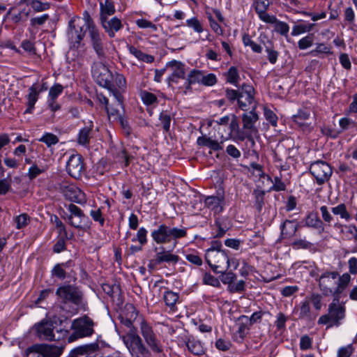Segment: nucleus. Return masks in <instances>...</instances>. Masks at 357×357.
Segmentation results:
<instances>
[{
    "label": "nucleus",
    "instance_id": "7ed1b4c3",
    "mask_svg": "<svg viewBox=\"0 0 357 357\" xmlns=\"http://www.w3.org/2000/svg\"><path fill=\"white\" fill-rule=\"evenodd\" d=\"M205 259L215 273H224L229 268L236 270L239 265L236 259L229 258L227 251L214 247L206 250Z\"/></svg>",
    "mask_w": 357,
    "mask_h": 357
},
{
    "label": "nucleus",
    "instance_id": "c9c22d12",
    "mask_svg": "<svg viewBox=\"0 0 357 357\" xmlns=\"http://www.w3.org/2000/svg\"><path fill=\"white\" fill-rule=\"evenodd\" d=\"M338 277V280H337L336 292L338 293V297L340 298V295L348 287L351 278L350 274L348 273H343L341 276Z\"/></svg>",
    "mask_w": 357,
    "mask_h": 357
},
{
    "label": "nucleus",
    "instance_id": "bf43d9fd",
    "mask_svg": "<svg viewBox=\"0 0 357 357\" xmlns=\"http://www.w3.org/2000/svg\"><path fill=\"white\" fill-rule=\"evenodd\" d=\"M202 84L206 86H212L217 83L218 79L215 74L204 73L203 77L202 79Z\"/></svg>",
    "mask_w": 357,
    "mask_h": 357
},
{
    "label": "nucleus",
    "instance_id": "aec40b11",
    "mask_svg": "<svg viewBox=\"0 0 357 357\" xmlns=\"http://www.w3.org/2000/svg\"><path fill=\"white\" fill-rule=\"evenodd\" d=\"M100 24L109 38H114L115 33L123 28V24L117 17H113L111 19H105L100 22Z\"/></svg>",
    "mask_w": 357,
    "mask_h": 357
},
{
    "label": "nucleus",
    "instance_id": "393cba45",
    "mask_svg": "<svg viewBox=\"0 0 357 357\" xmlns=\"http://www.w3.org/2000/svg\"><path fill=\"white\" fill-rule=\"evenodd\" d=\"M250 110L248 113H244L242 115L243 127L251 132L256 133L257 132V129L255 128V124L259 119V116L255 109Z\"/></svg>",
    "mask_w": 357,
    "mask_h": 357
},
{
    "label": "nucleus",
    "instance_id": "49530a36",
    "mask_svg": "<svg viewBox=\"0 0 357 357\" xmlns=\"http://www.w3.org/2000/svg\"><path fill=\"white\" fill-rule=\"evenodd\" d=\"M186 26L193 29L196 33H201L204 31V28L201 22L197 17H193L185 21Z\"/></svg>",
    "mask_w": 357,
    "mask_h": 357
},
{
    "label": "nucleus",
    "instance_id": "9b49d317",
    "mask_svg": "<svg viewBox=\"0 0 357 357\" xmlns=\"http://www.w3.org/2000/svg\"><path fill=\"white\" fill-rule=\"evenodd\" d=\"M257 102L255 99V89L252 86L243 84L240 87V95L238 97V107L243 111L256 109Z\"/></svg>",
    "mask_w": 357,
    "mask_h": 357
},
{
    "label": "nucleus",
    "instance_id": "f257e3e1",
    "mask_svg": "<svg viewBox=\"0 0 357 357\" xmlns=\"http://www.w3.org/2000/svg\"><path fill=\"white\" fill-rule=\"evenodd\" d=\"M187 230L185 227H171L165 224H160L156 229L151 232V236L153 241L158 245H172V249L165 250L162 246L159 251L155 249V264H160L163 262L168 264H176L179 260V257L172 254V251L176 247L178 241L180 238L187 236Z\"/></svg>",
    "mask_w": 357,
    "mask_h": 357
},
{
    "label": "nucleus",
    "instance_id": "2f4dec72",
    "mask_svg": "<svg viewBox=\"0 0 357 357\" xmlns=\"http://www.w3.org/2000/svg\"><path fill=\"white\" fill-rule=\"evenodd\" d=\"M61 190L64 195V196L66 197V199L73 201L79 202L78 199V193H80V190L75 187V185H62Z\"/></svg>",
    "mask_w": 357,
    "mask_h": 357
},
{
    "label": "nucleus",
    "instance_id": "bb28decb",
    "mask_svg": "<svg viewBox=\"0 0 357 357\" xmlns=\"http://www.w3.org/2000/svg\"><path fill=\"white\" fill-rule=\"evenodd\" d=\"M39 93L40 91H37L35 85L31 86L29 89V93L26 96L27 108L24 111V114H31L33 112L35 104L38 100Z\"/></svg>",
    "mask_w": 357,
    "mask_h": 357
},
{
    "label": "nucleus",
    "instance_id": "4d7b16f0",
    "mask_svg": "<svg viewBox=\"0 0 357 357\" xmlns=\"http://www.w3.org/2000/svg\"><path fill=\"white\" fill-rule=\"evenodd\" d=\"M307 301H309V303H311L314 309L317 310H320L322 307V296L319 294H312L310 297L307 298Z\"/></svg>",
    "mask_w": 357,
    "mask_h": 357
},
{
    "label": "nucleus",
    "instance_id": "f704fd0d",
    "mask_svg": "<svg viewBox=\"0 0 357 357\" xmlns=\"http://www.w3.org/2000/svg\"><path fill=\"white\" fill-rule=\"evenodd\" d=\"M45 357H59L63 351L62 347L41 344Z\"/></svg>",
    "mask_w": 357,
    "mask_h": 357
},
{
    "label": "nucleus",
    "instance_id": "338daca9",
    "mask_svg": "<svg viewBox=\"0 0 357 357\" xmlns=\"http://www.w3.org/2000/svg\"><path fill=\"white\" fill-rule=\"evenodd\" d=\"M52 275L56 277L59 280H64L66 278V270L61 264H56L51 271Z\"/></svg>",
    "mask_w": 357,
    "mask_h": 357
},
{
    "label": "nucleus",
    "instance_id": "09e8293b",
    "mask_svg": "<svg viewBox=\"0 0 357 357\" xmlns=\"http://www.w3.org/2000/svg\"><path fill=\"white\" fill-rule=\"evenodd\" d=\"M335 227L339 229L344 227L347 229V233L349 235L348 238L354 239V241L357 243V227L356 225L353 224L348 225H342L340 223H336L335 225Z\"/></svg>",
    "mask_w": 357,
    "mask_h": 357
},
{
    "label": "nucleus",
    "instance_id": "0e129e2a",
    "mask_svg": "<svg viewBox=\"0 0 357 357\" xmlns=\"http://www.w3.org/2000/svg\"><path fill=\"white\" fill-rule=\"evenodd\" d=\"M147 230L144 227H140L137 233L136 238L132 241H137L141 245H144L147 243Z\"/></svg>",
    "mask_w": 357,
    "mask_h": 357
},
{
    "label": "nucleus",
    "instance_id": "4be33fe9",
    "mask_svg": "<svg viewBox=\"0 0 357 357\" xmlns=\"http://www.w3.org/2000/svg\"><path fill=\"white\" fill-rule=\"evenodd\" d=\"M93 128V121H89L85 126L79 130L77 137V142L78 144L84 147L89 146L92 137Z\"/></svg>",
    "mask_w": 357,
    "mask_h": 357
},
{
    "label": "nucleus",
    "instance_id": "ea45409f",
    "mask_svg": "<svg viewBox=\"0 0 357 357\" xmlns=\"http://www.w3.org/2000/svg\"><path fill=\"white\" fill-rule=\"evenodd\" d=\"M242 41L243 45L245 47H250L253 52L261 53L262 52V47L255 43L248 34L245 33L243 36Z\"/></svg>",
    "mask_w": 357,
    "mask_h": 357
},
{
    "label": "nucleus",
    "instance_id": "dca6fc26",
    "mask_svg": "<svg viewBox=\"0 0 357 357\" xmlns=\"http://www.w3.org/2000/svg\"><path fill=\"white\" fill-rule=\"evenodd\" d=\"M91 46L99 58L105 56V35L98 27L88 31Z\"/></svg>",
    "mask_w": 357,
    "mask_h": 357
},
{
    "label": "nucleus",
    "instance_id": "5fc2aeb1",
    "mask_svg": "<svg viewBox=\"0 0 357 357\" xmlns=\"http://www.w3.org/2000/svg\"><path fill=\"white\" fill-rule=\"evenodd\" d=\"M140 97L143 102L146 105H152L158 101V98L155 94L146 91H142L140 93Z\"/></svg>",
    "mask_w": 357,
    "mask_h": 357
},
{
    "label": "nucleus",
    "instance_id": "7c9ffc66",
    "mask_svg": "<svg viewBox=\"0 0 357 357\" xmlns=\"http://www.w3.org/2000/svg\"><path fill=\"white\" fill-rule=\"evenodd\" d=\"M129 52L133 55L136 59H137L139 61L151 63L153 62L154 61V56L150 54H147L146 53H144L141 50H138L137 47L128 45V46Z\"/></svg>",
    "mask_w": 357,
    "mask_h": 357
},
{
    "label": "nucleus",
    "instance_id": "39448f33",
    "mask_svg": "<svg viewBox=\"0 0 357 357\" xmlns=\"http://www.w3.org/2000/svg\"><path fill=\"white\" fill-rule=\"evenodd\" d=\"M340 298H334L332 303L329 304L328 314L321 315L318 319V324H328L327 328L338 326L340 321L345 317L344 306L339 304Z\"/></svg>",
    "mask_w": 357,
    "mask_h": 357
},
{
    "label": "nucleus",
    "instance_id": "69168bd1",
    "mask_svg": "<svg viewBox=\"0 0 357 357\" xmlns=\"http://www.w3.org/2000/svg\"><path fill=\"white\" fill-rule=\"evenodd\" d=\"M344 21L348 25L354 26L356 15L351 7L347 8L344 11Z\"/></svg>",
    "mask_w": 357,
    "mask_h": 357
},
{
    "label": "nucleus",
    "instance_id": "f03ea898",
    "mask_svg": "<svg viewBox=\"0 0 357 357\" xmlns=\"http://www.w3.org/2000/svg\"><path fill=\"white\" fill-rule=\"evenodd\" d=\"M123 317L130 319L139 325L140 333L146 343L154 353L162 352V347L152 327L146 322L143 316L139 315L138 311L131 303H127L124 307Z\"/></svg>",
    "mask_w": 357,
    "mask_h": 357
},
{
    "label": "nucleus",
    "instance_id": "864d4df0",
    "mask_svg": "<svg viewBox=\"0 0 357 357\" xmlns=\"http://www.w3.org/2000/svg\"><path fill=\"white\" fill-rule=\"evenodd\" d=\"M119 106H117V103L109 105L108 106H107L105 110L109 119L113 118L114 120H116L121 116H122L120 112V110L119 109Z\"/></svg>",
    "mask_w": 357,
    "mask_h": 357
},
{
    "label": "nucleus",
    "instance_id": "20e7f679",
    "mask_svg": "<svg viewBox=\"0 0 357 357\" xmlns=\"http://www.w3.org/2000/svg\"><path fill=\"white\" fill-rule=\"evenodd\" d=\"M31 330L40 341H59L68 334V330L58 328L56 322L49 319H43L36 323Z\"/></svg>",
    "mask_w": 357,
    "mask_h": 357
},
{
    "label": "nucleus",
    "instance_id": "c03bdc74",
    "mask_svg": "<svg viewBox=\"0 0 357 357\" xmlns=\"http://www.w3.org/2000/svg\"><path fill=\"white\" fill-rule=\"evenodd\" d=\"M231 120V116L226 115L225 116H222L218 120L213 121V122L209 123V126H213V123L215 125L213 126L214 128H215L218 132L220 131V130L222 128V130L225 131V127H227V125H229V123Z\"/></svg>",
    "mask_w": 357,
    "mask_h": 357
},
{
    "label": "nucleus",
    "instance_id": "680f3d73",
    "mask_svg": "<svg viewBox=\"0 0 357 357\" xmlns=\"http://www.w3.org/2000/svg\"><path fill=\"white\" fill-rule=\"evenodd\" d=\"M109 92L113 95L115 99V103H117V106L123 109V98L121 93L119 89L114 87V85L112 86V89H107Z\"/></svg>",
    "mask_w": 357,
    "mask_h": 357
},
{
    "label": "nucleus",
    "instance_id": "6e6d98bb",
    "mask_svg": "<svg viewBox=\"0 0 357 357\" xmlns=\"http://www.w3.org/2000/svg\"><path fill=\"white\" fill-rule=\"evenodd\" d=\"M29 222V217L26 213L20 214L15 218L16 229H20L26 227Z\"/></svg>",
    "mask_w": 357,
    "mask_h": 357
},
{
    "label": "nucleus",
    "instance_id": "13d9d810",
    "mask_svg": "<svg viewBox=\"0 0 357 357\" xmlns=\"http://www.w3.org/2000/svg\"><path fill=\"white\" fill-rule=\"evenodd\" d=\"M203 283L204 284L211 285L215 287H218L220 286L219 280L209 273H204L203 276Z\"/></svg>",
    "mask_w": 357,
    "mask_h": 357
},
{
    "label": "nucleus",
    "instance_id": "b1692460",
    "mask_svg": "<svg viewBox=\"0 0 357 357\" xmlns=\"http://www.w3.org/2000/svg\"><path fill=\"white\" fill-rule=\"evenodd\" d=\"M280 239L291 238L294 236L298 229V224L295 220H285L280 226Z\"/></svg>",
    "mask_w": 357,
    "mask_h": 357
},
{
    "label": "nucleus",
    "instance_id": "4468645a",
    "mask_svg": "<svg viewBox=\"0 0 357 357\" xmlns=\"http://www.w3.org/2000/svg\"><path fill=\"white\" fill-rule=\"evenodd\" d=\"M68 174L75 178H80L85 171L83 158L79 154H73L70 156L66 164Z\"/></svg>",
    "mask_w": 357,
    "mask_h": 357
},
{
    "label": "nucleus",
    "instance_id": "e2e57ef3",
    "mask_svg": "<svg viewBox=\"0 0 357 357\" xmlns=\"http://www.w3.org/2000/svg\"><path fill=\"white\" fill-rule=\"evenodd\" d=\"M63 86L60 84H54L49 91L48 98L56 99L63 92Z\"/></svg>",
    "mask_w": 357,
    "mask_h": 357
},
{
    "label": "nucleus",
    "instance_id": "ddd939ff",
    "mask_svg": "<svg viewBox=\"0 0 357 357\" xmlns=\"http://www.w3.org/2000/svg\"><path fill=\"white\" fill-rule=\"evenodd\" d=\"M166 68L171 71V75L167 78L169 86L178 84L181 79H185V64L181 61L172 60L167 63Z\"/></svg>",
    "mask_w": 357,
    "mask_h": 357
},
{
    "label": "nucleus",
    "instance_id": "e433bc0d",
    "mask_svg": "<svg viewBox=\"0 0 357 357\" xmlns=\"http://www.w3.org/2000/svg\"><path fill=\"white\" fill-rule=\"evenodd\" d=\"M331 212L335 215H339L342 219H344L346 221H349L351 218L344 204H340L337 206L333 207L331 208Z\"/></svg>",
    "mask_w": 357,
    "mask_h": 357
},
{
    "label": "nucleus",
    "instance_id": "f8f14e48",
    "mask_svg": "<svg viewBox=\"0 0 357 357\" xmlns=\"http://www.w3.org/2000/svg\"><path fill=\"white\" fill-rule=\"evenodd\" d=\"M93 77L96 82L105 89H112L114 85V75L109 68L104 64L96 65L92 70Z\"/></svg>",
    "mask_w": 357,
    "mask_h": 357
},
{
    "label": "nucleus",
    "instance_id": "9d476101",
    "mask_svg": "<svg viewBox=\"0 0 357 357\" xmlns=\"http://www.w3.org/2000/svg\"><path fill=\"white\" fill-rule=\"evenodd\" d=\"M94 323L93 320L87 316L75 319L71 328L74 331L73 336L75 338H81L89 337L94 333Z\"/></svg>",
    "mask_w": 357,
    "mask_h": 357
},
{
    "label": "nucleus",
    "instance_id": "a18cd8bd",
    "mask_svg": "<svg viewBox=\"0 0 357 357\" xmlns=\"http://www.w3.org/2000/svg\"><path fill=\"white\" fill-rule=\"evenodd\" d=\"M39 142L45 143L47 147H50L59 142L58 137L50 132H45L40 139Z\"/></svg>",
    "mask_w": 357,
    "mask_h": 357
},
{
    "label": "nucleus",
    "instance_id": "4c0bfd02",
    "mask_svg": "<svg viewBox=\"0 0 357 357\" xmlns=\"http://www.w3.org/2000/svg\"><path fill=\"white\" fill-rule=\"evenodd\" d=\"M225 77L227 82L231 84L236 86H238L240 77L236 67H230L228 71L225 73Z\"/></svg>",
    "mask_w": 357,
    "mask_h": 357
},
{
    "label": "nucleus",
    "instance_id": "8fccbe9b",
    "mask_svg": "<svg viewBox=\"0 0 357 357\" xmlns=\"http://www.w3.org/2000/svg\"><path fill=\"white\" fill-rule=\"evenodd\" d=\"M164 301L166 305L171 308L174 307L178 299V294L172 291H167L165 292L163 296Z\"/></svg>",
    "mask_w": 357,
    "mask_h": 357
},
{
    "label": "nucleus",
    "instance_id": "6e6552de",
    "mask_svg": "<svg viewBox=\"0 0 357 357\" xmlns=\"http://www.w3.org/2000/svg\"><path fill=\"white\" fill-rule=\"evenodd\" d=\"M338 276L339 273L337 271H326L319 276L317 281L319 289L324 296H333L334 298H339L338 293L336 292Z\"/></svg>",
    "mask_w": 357,
    "mask_h": 357
},
{
    "label": "nucleus",
    "instance_id": "3c124183",
    "mask_svg": "<svg viewBox=\"0 0 357 357\" xmlns=\"http://www.w3.org/2000/svg\"><path fill=\"white\" fill-rule=\"evenodd\" d=\"M159 120L162 126L163 130L167 132L169 131L172 117L167 111H163L160 114Z\"/></svg>",
    "mask_w": 357,
    "mask_h": 357
},
{
    "label": "nucleus",
    "instance_id": "37998d69",
    "mask_svg": "<svg viewBox=\"0 0 357 357\" xmlns=\"http://www.w3.org/2000/svg\"><path fill=\"white\" fill-rule=\"evenodd\" d=\"M255 197V206L258 211H261L264 204L265 192L261 190H255L253 191Z\"/></svg>",
    "mask_w": 357,
    "mask_h": 357
},
{
    "label": "nucleus",
    "instance_id": "a211bd4d",
    "mask_svg": "<svg viewBox=\"0 0 357 357\" xmlns=\"http://www.w3.org/2000/svg\"><path fill=\"white\" fill-rule=\"evenodd\" d=\"M270 3V0H254L253 6L261 20L266 23L273 24L276 22V17L266 13Z\"/></svg>",
    "mask_w": 357,
    "mask_h": 357
},
{
    "label": "nucleus",
    "instance_id": "603ef678",
    "mask_svg": "<svg viewBox=\"0 0 357 357\" xmlns=\"http://www.w3.org/2000/svg\"><path fill=\"white\" fill-rule=\"evenodd\" d=\"M46 169V167H39L37 165H33L28 170L27 176L30 180H33L40 174L45 172Z\"/></svg>",
    "mask_w": 357,
    "mask_h": 357
},
{
    "label": "nucleus",
    "instance_id": "0eeeda50",
    "mask_svg": "<svg viewBox=\"0 0 357 357\" xmlns=\"http://www.w3.org/2000/svg\"><path fill=\"white\" fill-rule=\"evenodd\" d=\"M85 36L82 18L74 16L68 22L67 37L71 48L77 50Z\"/></svg>",
    "mask_w": 357,
    "mask_h": 357
},
{
    "label": "nucleus",
    "instance_id": "72a5a7b5",
    "mask_svg": "<svg viewBox=\"0 0 357 357\" xmlns=\"http://www.w3.org/2000/svg\"><path fill=\"white\" fill-rule=\"evenodd\" d=\"M186 347L188 351L194 355L201 356L204 353L202 344L199 340L189 339L186 342Z\"/></svg>",
    "mask_w": 357,
    "mask_h": 357
},
{
    "label": "nucleus",
    "instance_id": "6ab92c4d",
    "mask_svg": "<svg viewBox=\"0 0 357 357\" xmlns=\"http://www.w3.org/2000/svg\"><path fill=\"white\" fill-rule=\"evenodd\" d=\"M220 139V142H219L206 135H202L197 138V144L199 146L208 148L210 149L209 153H211L212 151H219L223 149V143L227 139V137H225L223 133H221Z\"/></svg>",
    "mask_w": 357,
    "mask_h": 357
},
{
    "label": "nucleus",
    "instance_id": "c85d7f7f",
    "mask_svg": "<svg viewBox=\"0 0 357 357\" xmlns=\"http://www.w3.org/2000/svg\"><path fill=\"white\" fill-rule=\"evenodd\" d=\"M214 226L218 230L215 237L220 238L225 235L226 231L230 228L231 225L227 218L218 217L215 220Z\"/></svg>",
    "mask_w": 357,
    "mask_h": 357
},
{
    "label": "nucleus",
    "instance_id": "a19ab883",
    "mask_svg": "<svg viewBox=\"0 0 357 357\" xmlns=\"http://www.w3.org/2000/svg\"><path fill=\"white\" fill-rule=\"evenodd\" d=\"M238 329L236 332L239 335V337L243 339L245 336L246 331L248 329V317L242 315L238 318Z\"/></svg>",
    "mask_w": 357,
    "mask_h": 357
},
{
    "label": "nucleus",
    "instance_id": "cd10ccee",
    "mask_svg": "<svg viewBox=\"0 0 357 357\" xmlns=\"http://www.w3.org/2000/svg\"><path fill=\"white\" fill-rule=\"evenodd\" d=\"M116 12L114 3L111 0H105L100 3V21L109 18Z\"/></svg>",
    "mask_w": 357,
    "mask_h": 357
},
{
    "label": "nucleus",
    "instance_id": "c756f323",
    "mask_svg": "<svg viewBox=\"0 0 357 357\" xmlns=\"http://www.w3.org/2000/svg\"><path fill=\"white\" fill-rule=\"evenodd\" d=\"M305 226L312 227L321 231L324 229L322 221L319 219L317 213L312 212L310 213L306 216L305 219Z\"/></svg>",
    "mask_w": 357,
    "mask_h": 357
},
{
    "label": "nucleus",
    "instance_id": "423d86ee",
    "mask_svg": "<svg viewBox=\"0 0 357 357\" xmlns=\"http://www.w3.org/2000/svg\"><path fill=\"white\" fill-rule=\"evenodd\" d=\"M121 339L133 357H150L151 352L135 331L126 332Z\"/></svg>",
    "mask_w": 357,
    "mask_h": 357
},
{
    "label": "nucleus",
    "instance_id": "f3484780",
    "mask_svg": "<svg viewBox=\"0 0 357 357\" xmlns=\"http://www.w3.org/2000/svg\"><path fill=\"white\" fill-rule=\"evenodd\" d=\"M67 208L70 213L68 217L69 224L77 229H82L85 226L84 222L88 218L80 208L73 204H68Z\"/></svg>",
    "mask_w": 357,
    "mask_h": 357
},
{
    "label": "nucleus",
    "instance_id": "473e14b6",
    "mask_svg": "<svg viewBox=\"0 0 357 357\" xmlns=\"http://www.w3.org/2000/svg\"><path fill=\"white\" fill-rule=\"evenodd\" d=\"M310 54L313 56L319 57L331 55L333 54L332 47L331 45L324 43H317L316 48L310 52Z\"/></svg>",
    "mask_w": 357,
    "mask_h": 357
},
{
    "label": "nucleus",
    "instance_id": "774afa93",
    "mask_svg": "<svg viewBox=\"0 0 357 357\" xmlns=\"http://www.w3.org/2000/svg\"><path fill=\"white\" fill-rule=\"evenodd\" d=\"M265 47L268 54V60L271 63L275 64L278 60L279 53L272 48L271 43L268 45H265Z\"/></svg>",
    "mask_w": 357,
    "mask_h": 357
},
{
    "label": "nucleus",
    "instance_id": "79ce46f5",
    "mask_svg": "<svg viewBox=\"0 0 357 357\" xmlns=\"http://www.w3.org/2000/svg\"><path fill=\"white\" fill-rule=\"evenodd\" d=\"M314 24L310 23H300L298 24H296L292 27L291 35L297 36L301 33L310 31L313 26Z\"/></svg>",
    "mask_w": 357,
    "mask_h": 357
},
{
    "label": "nucleus",
    "instance_id": "052dcab7",
    "mask_svg": "<svg viewBox=\"0 0 357 357\" xmlns=\"http://www.w3.org/2000/svg\"><path fill=\"white\" fill-rule=\"evenodd\" d=\"M135 23L140 29H151L153 31L158 30V27L155 24L144 18L137 20Z\"/></svg>",
    "mask_w": 357,
    "mask_h": 357
},
{
    "label": "nucleus",
    "instance_id": "de8ad7c7",
    "mask_svg": "<svg viewBox=\"0 0 357 357\" xmlns=\"http://www.w3.org/2000/svg\"><path fill=\"white\" fill-rule=\"evenodd\" d=\"M310 318V306L309 301L305 300L301 303L299 307V319H309Z\"/></svg>",
    "mask_w": 357,
    "mask_h": 357
},
{
    "label": "nucleus",
    "instance_id": "1a4fd4ad",
    "mask_svg": "<svg viewBox=\"0 0 357 357\" xmlns=\"http://www.w3.org/2000/svg\"><path fill=\"white\" fill-rule=\"evenodd\" d=\"M310 172L314 177L316 183L321 185L329 181L333 169L331 165L325 161L317 160L311 163Z\"/></svg>",
    "mask_w": 357,
    "mask_h": 357
},
{
    "label": "nucleus",
    "instance_id": "a878e982",
    "mask_svg": "<svg viewBox=\"0 0 357 357\" xmlns=\"http://www.w3.org/2000/svg\"><path fill=\"white\" fill-rule=\"evenodd\" d=\"M310 110L307 108L298 109L297 114L293 115V121L299 127L305 128L310 125L308 120L310 118Z\"/></svg>",
    "mask_w": 357,
    "mask_h": 357
},
{
    "label": "nucleus",
    "instance_id": "412c9836",
    "mask_svg": "<svg viewBox=\"0 0 357 357\" xmlns=\"http://www.w3.org/2000/svg\"><path fill=\"white\" fill-rule=\"evenodd\" d=\"M203 74V70L196 69H192L189 72L187 78L185 79L184 83L181 87L182 89H184L185 93L192 91V84H202Z\"/></svg>",
    "mask_w": 357,
    "mask_h": 357
},
{
    "label": "nucleus",
    "instance_id": "58836bf2",
    "mask_svg": "<svg viewBox=\"0 0 357 357\" xmlns=\"http://www.w3.org/2000/svg\"><path fill=\"white\" fill-rule=\"evenodd\" d=\"M24 357H45L41 344L28 347L24 352Z\"/></svg>",
    "mask_w": 357,
    "mask_h": 357
},
{
    "label": "nucleus",
    "instance_id": "5701e85b",
    "mask_svg": "<svg viewBox=\"0 0 357 357\" xmlns=\"http://www.w3.org/2000/svg\"><path fill=\"white\" fill-rule=\"evenodd\" d=\"M205 206L213 211L214 213L218 214L222 212L225 207V197L223 195L219 196H208L204 200Z\"/></svg>",
    "mask_w": 357,
    "mask_h": 357
},
{
    "label": "nucleus",
    "instance_id": "2eb2a0df",
    "mask_svg": "<svg viewBox=\"0 0 357 357\" xmlns=\"http://www.w3.org/2000/svg\"><path fill=\"white\" fill-rule=\"evenodd\" d=\"M56 294L64 302L79 304L82 300V293L77 287L72 285H64L56 289Z\"/></svg>",
    "mask_w": 357,
    "mask_h": 357
}]
</instances>
